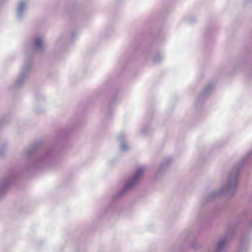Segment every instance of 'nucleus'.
Returning <instances> with one entry per match:
<instances>
[{"instance_id":"obj_6","label":"nucleus","mask_w":252,"mask_h":252,"mask_svg":"<svg viewBox=\"0 0 252 252\" xmlns=\"http://www.w3.org/2000/svg\"><path fill=\"white\" fill-rule=\"evenodd\" d=\"M143 169L142 168H139L137 169L135 172L133 179L131 181L130 185H128V186H130L132 184L135 183L138 180V179L140 178V177L141 176L142 173L143 172Z\"/></svg>"},{"instance_id":"obj_8","label":"nucleus","mask_w":252,"mask_h":252,"mask_svg":"<svg viewBox=\"0 0 252 252\" xmlns=\"http://www.w3.org/2000/svg\"><path fill=\"white\" fill-rule=\"evenodd\" d=\"M36 111L38 113H42L44 112L45 109L43 108H40L37 107L36 108Z\"/></svg>"},{"instance_id":"obj_7","label":"nucleus","mask_w":252,"mask_h":252,"mask_svg":"<svg viewBox=\"0 0 252 252\" xmlns=\"http://www.w3.org/2000/svg\"><path fill=\"white\" fill-rule=\"evenodd\" d=\"M35 146L34 145H32L31 147L26 150V154L29 156H30L34 150Z\"/></svg>"},{"instance_id":"obj_1","label":"nucleus","mask_w":252,"mask_h":252,"mask_svg":"<svg viewBox=\"0 0 252 252\" xmlns=\"http://www.w3.org/2000/svg\"><path fill=\"white\" fill-rule=\"evenodd\" d=\"M46 51L45 35L37 33L25 43V60L30 61L36 53H43Z\"/></svg>"},{"instance_id":"obj_5","label":"nucleus","mask_w":252,"mask_h":252,"mask_svg":"<svg viewBox=\"0 0 252 252\" xmlns=\"http://www.w3.org/2000/svg\"><path fill=\"white\" fill-rule=\"evenodd\" d=\"M63 46V37L60 36L58 37L54 42V51L56 53H60L62 52Z\"/></svg>"},{"instance_id":"obj_9","label":"nucleus","mask_w":252,"mask_h":252,"mask_svg":"<svg viewBox=\"0 0 252 252\" xmlns=\"http://www.w3.org/2000/svg\"><path fill=\"white\" fill-rule=\"evenodd\" d=\"M223 244V242H219V247L220 246Z\"/></svg>"},{"instance_id":"obj_3","label":"nucleus","mask_w":252,"mask_h":252,"mask_svg":"<svg viewBox=\"0 0 252 252\" xmlns=\"http://www.w3.org/2000/svg\"><path fill=\"white\" fill-rule=\"evenodd\" d=\"M12 177H6L0 181V202L2 201L6 195L8 187L12 183Z\"/></svg>"},{"instance_id":"obj_4","label":"nucleus","mask_w":252,"mask_h":252,"mask_svg":"<svg viewBox=\"0 0 252 252\" xmlns=\"http://www.w3.org/2000/svg\"><path fill=\"white\" fill-rule=\"evenodd\" d=\"M27 1L26 0H21L18 2L16 16L17 18L21 19L24 17L27 10Z\"/></svg>"},{"instance_id":"obj_2","label":"nucleus","mask_w":252,"mask_h":252,"mask_svg":"<svg viewBox=\"0 0 252 252\" xmlns=\"http://www.w3.org/2000/svg\"><path fill=\"white\" fill-rule=\"evenodd\" d=\"M32 65V62L30 61L25 62V63L21 67L16 79L11 85V89L13 90H16L21 88L23 86L26 78L30 73Z\"/></svg>"}]
</instances>
